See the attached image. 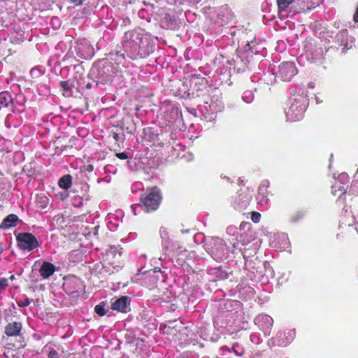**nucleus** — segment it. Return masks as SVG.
I'll list each match as a JSON object with an SVG mask.
<instances>
[{
	"instance_id": "obj_42",
	"label": "nucleus",
	"mask_w": 358,
	"mask_h": 358,
	"mask_svg": "<svg viewBox=\"0 0 358 358\" xmlns=\"http://www.w3.org/2000/svg\"><path fill=\"white\" fill-rule=\"evenodd\" d=\"M74 280H75L76 282H78L82 286L81 282L78 279L75 278Z\"/></svg>"
},
{
	"instance_id": "obj_8",
	"label": "nucleus",
	"mask_w": 358,
	"mask_h": 358,
	"mask_svg": "<svg viewBox=\"0 0 358 358\" xmlns=\"http://www.w3.org/2000/svg\"><path fill=\"white\" fill-rule=\"evenodd\" d=\"M295 336V329H288L287 331L280 330L271 338V342L273 345L285 347L294 339Z\"/></svg>"
},
{
	"instance_id": "obj_16",
	"label": "nucleus",
	"mask_w": 358,
	"mask_h": 358,
	"mask_svg": "<svg viewBox=\"0 0 358 358\" xmlns=\"http://www.w3.org/2000/svg\"><path fill=\"white\" fill-rule=\"evenodd\" d=\"M336 40L339 45L344 47V49H350L352 48V45H349L348 43V31L346 29L338 31L336 35Z\"/></svg>"
},
{
	"instance_id": "obj_35",
	"label": "nucleus",
	"mask_w": 358,
	"mask_h": 358,
	"mask_svg": "<svg viewBox=\"0 0 358 358\" xmlns=\"http://www.w3.org/2000/svg\"><path fill=\"white\" fill-rule=\"evenodd\" d=\"M248 93H249L248 96H243V100L246 103H250V102H252V101L253 99V97L251 95V93L250 92H248Z\"/></svg>"
},
{
	"instance_id": "obj_10",
	"label": "nucleus",
	"mask_w": 358,
	"mask_h": 358,
	"mask_svg": "<svg viewBox=\"0 0 358 358\" xmlns=\"http://www.w3.org/2000/svg\"><path fill=\"white\" fill-rule=\"evenodd\" d=\"M254 322L264 334L268 335L273 324V320L271 316L262 313L255 317Z\"/></svg>"
},
{
	"instance_id": "obj_17",
	"label": "nucleus",
	"mask_w": 358,
	"mask_h": 358,
	"mask_svg": "<svg viewBox=\"0 0 358 358\" xmlns=\"http://www.w3.org/2000/svg\"><path fill=\"white\" fill-rule=\"evenodd\" d=\"M227 234L233 236V238L229 240V242L233 245L234 249L232 252L234 253L236 250L239 249V244L237 238L238 235V229L235 226H229L227 228Z\"/></svg>"
},
{
	"instance_id": "obj_1",
	"label": "nucleus",
	"mask_w": 358,
	"mask_h": 358,
	"mask_svg": "<svg viewBox=\"0 0 358 358\" xmlns=\"http://www.w3.org/2000/svg\"><path fill=\"white\" fill-rule=\"evenodd\" d=\"M103 266L101 273L111 274L115 270L122 266V251L115 246H111L106 251L103 259Z\"/></svg>"
},
{
	"instance_id": "obj_34",
	"label": "nucleus",
	"mask_w": 358,
	"mask_h": 358,
	"mask_svg": "<svg viewBox=\"0 0 358 358\" xmlns=\"http://www.w3.org/2000/svg\"><path fill=\"white\" fill-rule=\"evenodd\" d=\"M8 285V281L7 279L2 278L0 279V290L4 289Z\"/></svg>"
},
{
	"instance_id": "obj_24",
	"label": "nucleus",
	"mask_w": 358,
	"mask_h": 358,
	"mask_svg": "<svg viewBox=\"0 0 358 358\" xmlns=\"http://www.w3.org/2000/svg\"><path fill=\"white\" fill-rule=\"evenodd\" d=\"M177 321L170 322L168 324L164 325L163 331L167 334H173L174 331H177Z\"/></svg>"
},
{
	"instance_id": "obj_31",
	"label": "nucleus",
	"mask_w": 358,
	"mask_h": 358,
	"mask_svg": "<svg viewBox=\"0 0 358 358\" xmlns=\"http://www.w3.org/2000/svg\"><path fill=\"white\" fill-rule=\"evenodd\" d=\"M261 215L257 212H252L251 219L255 223H258L260 221Z\"/></svg>"
},
{
	"instance_id": "obj_2",
	"label": "nucleus",
	"mask_w": 358,
	"mask_h": 358,
	"mask_svg": "<svg viewBox=\"0 0 358 358\" xmlns=\"http://www.w3.org/2000/svg\"><path fill=\"white\" fill-rule=\"evenodd\" d=\"M306 109V99L305 97L299 96L290 100L289 106L285 110L287 120L296 122L301 120Z\"/></svg>"
},
{
	"instance_id": "obj_18",
	"label": "nucleus",
	"mask_w": 358,
	"mask_h": 358,
	"mask_svg": "<svg viewBox=\"0 0 358 358\" xmlns=\"http://www.w3.org/2000/svg\"><path fill=\"white\" fill-rule=\"evenodd\" d=\"M348 180V175L346 173H342L338 175V182H336V184L332 186V193L334 195H336L337 189L339 191H341V194H344L346 193V189H343V187L340 186L338 182L341 184H345V182Z\"/></svg>"
},
{
	"instance_id": "obj_33",
	"label": "nucleus",
	"mask_w": 358,
	"mask_h": 358,
	"mask_svg": "<svg viewBox=\"0 0 358 358\" xmlns=\"http://www.w3.org/2000/svg\"><path fill=\"white\" fill-rule=\"evenodd\" d=\"M48 358H59V354L55 349H51L48 353Z\"/></svg>"
},
{
	"instance_id": "obj_41",
	"label": "nucleus",
	"mask_w": 358,
	"mask_h": 358,
	"mask_svg": "<svg viewBox=\"0 0 358 358\" xmlns=\"http://www.w3.org/2000/svg\"><path fill=\"white\" fill-rule=\"evenodd\" d=\"M189 231H190L189 229L181 230V232H182V234H185V233H188V232H189Z\"/></svg>"
},
{
	"instance_id": "obj_11",
	"label": "nucleus",
	"mask_w": 358,
	"mask_h": 358,
	"mask_svg": "<svg viewBox=\"0 0 358 358\" xmlns=\"http://www.w3.org/2000/svg\"><path fill=\"white\" fill-rule=\"evenodd\" d=\"M252 194L248 191H241L238 193L234 202V207L238 210H243L249 205Z\"/></svg>"
},
{
	"instance_id": "obj_23",
	"label": "nucleus",
	"mask_w": 358,
	"mask_h": 358,
	"mask_svg": "<svg viewBox=\"0 0 358 358\" xmlns=\"http://www.w3.org/2000/svg\"><path fill=\"white\" fill-rule=\"evenodd\" d=\"M11 95L8 92H2L0 93V105L2 107H8L12 103Z\"/></svg>"
},
{
	"instance_id": "obj_45",
	"label": "nucleus",
	"mask_w": 358,
	"mask_h": 358,
	"mask_svg": "<svg viewBox=\"0 0 358 358\" xmlns=\"http://www.w3.org/2000/svg\"><path fill=\"white\" fill-rule=\"evenodd\" d=\"M215 323H216L217 324H218V319H216V320H215Z\"/></svg>"
},
{
	"instance_id": "obj_4",
	"label": "nucleus",
	"mask_w": 358,
	"mask_h": 358,
	"mask_svg": "<svg viewBox=\"0 0 358 358\" xmlns=\"http://www.w3.org/2000/svg\"><path fill=\"white\" fill-rule=\"evenodd\" d=\"M338 235L351 234L355 231L358 234V213L355 215L352 211L345 210L340 220Z\"/></svg>"
},
{
	"instance_id": "obj_39",
	"label": "nucleus",
	"mask_w": 358,
	"mask_h": 358,
	"mask_svg": "<svg viewBox=\"0 0 358 358\" xmlns=\"http://www.w3.org/2000/svg\"><path fill=\"white\" fill-rule=\"evenodd\" d=\"M203 238L202 235H201V234H196V235H195V236H194V239H196V240L197 238Z\"/></svg>"
},
{
	"instance_id": "obj_9",
	"label": "nucleus",
	"mask_w": 358,
	"mask_h": 358,
	"mask_svg": "<svg viewBox=\"0 0 358 358\" xmlns=\"http://www.w3.org/2000/svg\"><path fill=\"white\" fill-rule=\"evenodd\" d=\"M210 245V248L208 247L206 249V251L216 260L222 259L227 248L224 241L220 238H215L212 239Z\"/></svg>"
},
{
	"instance_id": "obj_29",
	"label": "nucleus",
	"mask_w": 358,
	"mask_h": 358,
	"mask_svg": "<svg viewBox=\"0 0 358 358\" xmlns=\"http://www.w3.org/2000/svg\"><path fill=\"white\" fill-rule=\"evenodd\" d=\"M232 350L237 356H241L244 352L243 346L238 343H234Z\"/></svg>"
},
{
	"instance_id": "obj_43",
	"label": "nucleus",
	"mask_w": 358,
	"mask_h": 358,
	"mask_svg": "<svg viewBox=\"0 0 358 358\" xmlns=\"http://www.w3.org/2000/svg\"><path fill=\"white\" fill-rule=\"evenodd\" d=\"M10 279L11 280H13L15 279V276H14V275H11V276H10Z\"/></svg>"
},
{
	"instance_id": "obj_6",
	"label": "nucleus",
	"mask_w": 358,
	"mask_h": 358,
	"mask_svg": "<svg viewBox=\"0 0 358 358\" xmlns=\"http://www.w3.org/2000/svg\"><path fill=\"white\" fill-rule=\"evenodd\" d=\"M17 241L19 248L23 250L29 252L39 246L37 238L31 233H20Z\"/></svg>"
},
{
	"instance_id": "obj_27",
	"label": "nucleus",
	"mask_w": 358,
	"mask_h": 358,
	"mask_svg": "<svg viewBox=\"0 0 358 358\" xmlns=\"http://www.w3.org/2000/svg\"><path fill=\"white\" fill-rule=\"evenodd\" d=\"M104 306H105V303L103 302L96 305L94 308V310H95L96 313L100 316L105 315L106 314V311L104 308Z\"/></svg>"
},
{
	"instance_id": "obj_12",
	"label": "nucleus",
	"mask_w": 358,
	"mask_h": 358,
	"mask_svg": "<svg viewBox=\"0 0 358 358\" xmlns=\"http://www.w3.org/2000/svg\"><path fill=\"white\" fill-rule=\"evenodd\" d=\"M111 308L121 313H127L130 310V299L127 296H121L112 303Z\"/></svg>"
},
{
	"instance_id": "obj_28",
	"label": "nucleus",
	"mask_w": 358,
	"mask_h": 358,
	"mask_svg": "<svg viewBox=\"0 0 358 358\" xmlns=\"http://www.w3.org/2000/svg\"><path fill=\"white\" fill-rule=\"evenodd\" d=\"M304 216V213L303 211H296L290 217V221L292 222H296L300 220Z\"/></svg>"
},
{
	"instance_id": "obj_5",
	"label": "nucleus",
	"mask_w": 358,
	"mask_h": 358,
	"mask_svg": "<svg viewBox=\"0 0 358 358\" xmlns=\"http://www.w3.org/2000/svg\"><path fill=\"white\" fill-rule=\"evenodd\" d=\"M297 73V69L293 62H283L279 64L273 74L282 81H290Z\"/></svg>"
},
{
	"instance_id": "obj_26",
	"label": "nucleus",
	"mask_w": 358,
	"mask_h": 358,
	"mask_svg": "<svg viewBox=\"0 0 358 358\" xmlns=\"http://www.w3.org/2000/svg\"><path fill=\"white\" fill-rule=\"evenodd\" d=\"M294 0H277L280 10H285Z\"/></svg>"
},
{
	"instance_id": "obj_21",
	"label": "nucleus",
	"mask_w": 358,
	"mask_h": 358,
	"mask_svg": "<svg viewBox=\"0 0 358 358\" xmlns=\"http://www.w3.org/2000/svg\"><path fill=\"white\" fill-rule=\"evenodd\" d=\"M59 85L63 92L64 96L70 97L73 95V88L74 87V84L73 82L70 80L62 81L60 82Z\"/></svg>"
},
{
	"instance_id": "obj_38",
	"label": "nucleus",
	"mask_w": 358,
	"mask_h": 358,
	"mask_svg": "<svg viewBox=\"0 0 358 358\" xmlns=\"http://www.w3.org/2000/svg\"><path fill=\"white\" fill-rule=\"evenodd\" d=\"M85 0H71L76 6L81 5Z\"/></svg>"
},
{
	"instance_id": "obj_36",
	"label": "nucleus",
	"mask_w": 358,
	"mask_h": 358,
	"mask_svg": "<svg viewBox=\"0 0 358 358\" xmlns=\"http://www.w3.org/2000/svg\"><path fill=\"white\" fill-rule=\"evenodd\" d=\"M116 156L120 159H126L129 158V156L126 152L117 153Z\"/></svg>"
},
{
	"instance_id": "obj_32",
	"label": "nucleus",
	"mask_w": 358,
	"mask_h": 358,
	"mask_svg": "<svg viewBox=\"0 0 358 358\" xmlns=\"http://www.w3.org/2000/svg\"><path fill=\"white\" fill-rule=\"evenodd\" d=\"M64 288L66 292H69L70 294L79 292V291L76 289H70L69 281H66V282L64 284Z\"/></svg>"
},
{
	"instance_id": "obj_30",
	"label": "nucleus",
	"mask_w": 358,
	"mask_h": 358,
	"mask_svg": "<svg viewBox=\"0 0 358 358\" xmlns=\"http://www.w3.org/2000/svg\"><path fill=\"white\" fill-rule=\"evenodd\" d=\"M280 238L282 241V245L281 246V249L282 250H287L289 248V241L288 240V238L287 235L282 234L280 236Z\"/></svg>"
},
{
	"instance_id": "obj_22",
	"label": "nucleus",
	"mask_w": 358,
	"mask_h": 358,
	"mask_svg": "<svg viewBox=\"0 0 358 358\" xmlns=\"http://www.w3.org/2000/svg\"><path fill=\"white\" fill-rule=\"evenodd\" d=\"M59 186L64 189H69L72 185V177L71 175L67 174L62 176L58 182Z\"/></svg>"
},
{
	"instance_id": "obj_13",
	"label": "nucleus",
	"mask_w": 358,
	"mask_h": 358,
	"mask_svg": "<svg viewBox=\"0 0 358 358\" xmlns=\"http://www.w3.org/2000/svg\"><path fill=\"white\" fill-rule=\"evenodd\" d=\"M322 0H299V12H306L313 10L317 7Z\"/></svg>"
},
{
	"instance_id": "obj_20",
	"label": "nucleus",
	"mask_w": 358,
	"mask_h": 358,
	"mask_svg": "<svg viewBox=\"0 0 358 358\" xmlns=\"http://www.w3.org/2000/svg\"><path fill=\"white\" fill-rule=\"evenodd\" d=\"M18 217L15 214L8 215L3 221L1 227L3 229H9L17 225Z\"/></svg>"
},
{
	"instance_id": "obj_37",
	"label": "nucleus",
	"mask_w": 358,
	"mask_h": 358,
	"mask_svg": "<svg viewBox=\"0 0 358 358\" xmlns=\"http://www.w3.org/2000/svg\"><path fill=\"white\" fill-rule=\"evenodd\" d=\"M30 304V301L28 299H26L24 301H22L19 303V306L21 307H26Z\"/></svg>"
},
{
	"instance_id": "obj_15",
	"label": "nucleus",
	"mask_w": 358,
	"mask_h": 358,
	"mask_svg": "<svg viewBox=\"0 0 358 358\" xmlns=\"http://www.w3.org/2000/svg\"><path fill=\"white\" fill-rule=\"evenodd\" d=\"M55 271V266L54 264L48 262H43L39 269L40 275L44 279L48 278Z\"/></svg>"
},
{
	"instance_id": "obj_7",
	"label": "nucleus",
	"mask_w": 358,
	"mask_h": 358,
	"mask_svg": "<svg viewBox=\"0 0 358 358\" xmlns=\"http://www.w3.org/2000/svg\"><path fill=\"white\" fill-rule=\"evenodd\" d=\"M124 47L136 51L143 44V34L136 30H131L124 34Z\"/></svg>"
},
{
	"instance_id": "obj_19",
	"label": "nucleus",
	"mask_w": 358,
	"mask_h": 358,
	"mask_svg": "<svg viewBox=\"0 0 358 358\" xmlns=\"http://www.w3.org/2000/svg\"><path fill=\"white\" fill-rule=\"evenodd\" d=\"M268 186V182L267 180L263 181L262 184L260 185L258 190V196L257 199L259 200L258 203L261 204L266 203H267V198L266 196H265V194L266 193V188Z\"/></svg>"
},
{
	"instance_id": "obj_46",
	"label": "nucleus",
	"mask_w": 358,
	"mask_h": 358,
	"mask_svg": "<svg viewBox=\"0 0 358 358\" xmlns=\"http://www.w3.org/2000/svg\"><path fill=\"white\" fill-rule=\"evenodd\" d=\"M88 49L91 51L92 50V47H88Z\"/></svg>"
},
{
	"instance_id": "obj_44",
	"label": "nucleus",
	"mask_w": 358,
	"mask_h": 358,
	"mask_svg": "<svg viewBox=\"0 0 358 358\" xmlns=\"http://www.w3.org/2000/svg\"><path fill=\"white\" fill-rule=\"evenodd\" d=\"M341 199H342L341 196H338V201H341Z\"/></svg>"
},
{
	"instance_id": "obj_25",
	"label": "nucleus",
	"mask_w": 358,
	"mask_h": 358,
	"mask_svg": "<svg viewBox=\"0 0 358 358\" xmlns=\"http://www.w3.org/2000/svg\"><path fill=\"white\" fill-rule=\"evenodd\" d=\"M349 193L355 195L358 194V168L355 175L354 183L351 185Z\"/></svg>"
},
{
	"instance_id": "obj_3",
	"label": "nucleus",
	"mask_w": 358,
	"mask_h": 358,
	"mask_svg": "<svg viewBox=\"0 0 358 358\" xmlns=\"http://www.w3.org/2000/svg\"><path fill=\"white\" fill-rule=\"evenodd\" d=\"M160 201L161 196L159 191L157 187H155L149 193L141 196V201L142 203V206L136 205L135 206H133L132 208L134 213L136 214V210L138 208H143L144 211L147 213L155 210L158 208Z\"/></svg>"
},
{
	"instance_id": "obj_14",
	"label": "nucleus",
	"mask_w": 358,
	"mask_h": 358,
	"mask_svg": "<svg viewBox=\"0 0 358 358\" xmlns=\"http://www.w3.org/2000/svg\"><path fill=\"white\" fill-rule=\"evenodd\" d=\"M22 327V325L21 322H10L5 327V334L8 336H17L20 334Z\"/></svg>"
},
{
	"instance_id": "obj_40",
	"label": "nucleus",
	"mask_w": 358,
	"mask_h": 358,
	"mask_svg": "<svg viewBox=\"0 0 358 358\" xmlns=\"http://www.w3.org/2000/svg\"><path fill=\"white\" fill-rule=\"evenodd\" d=\"M86 88L91 89L92 88V84L91 83H87V85H86Z\"/></svg>"
}]
</instances>
